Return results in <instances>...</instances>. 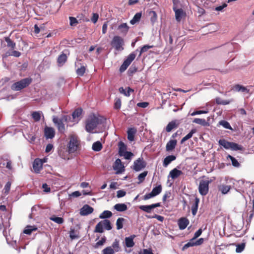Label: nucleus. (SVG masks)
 <instances>
[{
    "label": "nucleus",
    "mask_w": 254,
    "mask_h": 254,
    "mask_svg": "<svg viewBox=\"0 0 254 254\" xmlns=\"http://www.w3.org/2000/svg\"><path fill=\"white\" fill-rule=\"evenodd\" d=\"M80 147V140L78 136L75 134L69 136V142L67 143V149L68 154L76 153L79 150Z\"/></svg>",
    "instance_id": "f257e3e1"
},
{
    "label": "nucleus",
    "mask_w": 254,
    "mask_h": 254,
    "mask_svg": "<svg viewBox=\"0 0 254 254\" xmlns=\"http://www.w3.org/2000/svg\"><path fill=\"white\" fill-rule=\"evenodd\" d=\"M102 122L98 117L95 116L90 117L86 122L85 129L88 132H92Z\"/></svg>",
    "instance_id": "f03ea898"
},
{
    "label": "nucleus",
    "mask_w": 254,
    "mask_h": 254,
    "mask_svg": "<svg viewBox=\"0 0 254 254\" xmlns=\"http://www.w3.org/2000/svg\"><path fill=\"white\" fill-rule=\"evenodd\" d=\"M32 79L30 77L23 78L12 84L11 89L14 91H20L28 87L32 82Z\"/></svg>",
    "instance_id": "7ed1b4c3"
},
{
    "label": "nucleus",
    "mask_w": 254,
    "mask_h": 254,
    "mask_svg": "<svg viewBox=\"0 0 254 254\" xmlns=\"http://www.w3.org/2000/svg\"><path fill=\"white\" fill-rule=\"evenodd\" d=\"M220 145L222 146L226 149H231L232 150H244V148L238 144L229 142L224 139H220L218 141Z\"/></svg>",
    "instance_id": "20e7f679"
},
{
    "label": "nucleus",
    "mask_w": 254,
    "mask_h": 254,
    "mask_svg": "<svg viewBox=\"0 0 254 254\" xmlns=\"http://www.w3.org/2000/svg\"><path fill=\"white\" fill-rule=\"evenodd\" d=\"M211 181L209 180H202L199 182L198 190L199 193L202 195H206L209 191V185Z\"/></svg>",
    "instance_id": "39448f33"
},
{
    "label": "nucleus",
    "mask_w": 254,
    "mask_h": 254,
    "mask_svg": "<svg viewBox=\"0 0 254 254\" xmlns=\"http://www.w3.org/2000/svg\"><path fill=\"white\" fill-rule=\"evenodd\" d=\"M136 57V54L135 52L130 53L124 61L123 64L120 67V71L123 72L125 71L128 66L135 59Z\"/></svg>",
    "instance_id": "423d86ee"
},
{
    "label": "nucleus",
    "mask_w": 254,
    "mask_h": 254,
    "mask_svg": "<svg viewBox=\"0 0 254 254\" xmlns=\"http://www.w3.org/2000/svg\"><path fill=\"white\" fill-rule=\"evenodd\" d=\"M124 44V39L119 36H115L111 41V45L117 51L124 50V48L123 47Z\"/></svg>",
    "instance_id": "0eeeda50"
},
{
    "label": "nucleus",
    "mask_w": 254,
    "mask_h": 254,
    "mask_svg": "<svg viewBox=\"0 0 254 254\" xmlns=\"http://www.w3.org/2000/svg\"><path fill=\"white\" fill-rule=\"evenodd\" d=\"M146 164V162L143 160V158L140 157L134 161L132 169L138 172L145 168Z\"/></svg>",
    "instance_id": "6e6552de"
},
{
    "label": "nucleus",
    "mask_w": 254,
    "mask_h": 254,
    "mask_svg": "<svg viewBox=\"0 0 254 254\" xmlns=\"http://www.w3.org/2000/svg\"><path fill=\"white\" fill-rule=\"evenodd\" d=\"M45 162V160L36 158L34 160L33 163V168L36 173H39L40 171L42 169V166L43 163Z\"/></svg>",
    "instance_id": "1a4fd4ad"
},
{
    "label": "nucleus",
    "mask_w": 254,
    "mask_h": 254,
    "mask_svg": "<svg viewBox=\"0 0 254 254\" xmlns=\"http://www.w3.org/2000/svg\"><path fill=\"white\" fill-rule=\"evenodd\" d=\"M204 242L203 238H200L197 240H190V241L185 244L183 247V250H185L190 247H193L195 246H199L202 244Z\"/></svg>",
    "instance_id": "9d476101"
},
{
    "label": "nucleus",
    "mask_w": 254,
    "mask_h": 254,
    "mask_svg": "<svg viewBox=\"0 0 254 254\" xmlns=\"http://www.w3.org/2000/svg\"><path fill=\"white\" fill-rule=\"evenodd\" d=\"M54 123L57 126L58 130L61 132H64L65 130L63 120L59 119L58 117H54L53 119Z\"/></svg>",
    "instance_id": "9b49d317"
},
{
    "label": "nucleus",
    "mask_w": 254,
    "mask_h": 254,
    "mask_svg": "<svg viewBox=\"0 0 254 254\" xmlns=\"http://www.w3.org/2000/svg\"><path fill=\"white\" fill-rule=\"evenodd\" d=\"M124 168L125 167L122 164L121 159L119 158L116 159L113 165L114 170L117 171V173H122L125 170Z\"/></svg>",
    "instance_id": "f8f14e48"
},
{
    "label": "nucleus",
    "mask_w": 254,
    "mask_h": 254,
    "mask_svg": "<svg viewBox=\"0 0 254 254\" xmlns=\"http://www.w3.org/2000/svg\"><path fill=\"white\" fill-rule=\"evenodd\" d=\"M160 203H156L149 205H140L139 208L140 209L145 212L150 213L151 212L152 209L160 207Z\"/></svg>",
    "instance_id": "ddd939ff"
},
{
    "label": "nucleus",
    "mask_w": 254,
    "mask_h": 254,
    "mask_svg": "<svg viewBox=\"0 0 254 254\" xmlns=\"http://www.w3.org/2000/svg\"><path fill=\"white\" fill-rule=\"evenodd\" d=\"M180 123L177 120H173L169 122L167 125L165 130L167 132H171L173 129L177 128L179 126Z\"/></svg>",
    "instance_id": "4468645a"
},
{
    "label": "nucleus",
    "mask_w": 254,
    "mask_h": 254,
    "mask_svg": "<svg viewBox=\"0 0 254 254\" xmlns=\"http://www.w3.org/2000/svg\"><path fill=\"white\" fill-rule=\"evenodd\" d=\"M93 208L89 205H84L80 209V214L82 216H85L92 213Z\"/></svg>",
    "instance_id": "2eb2a0df"
},
{
    "label": "nucleus",
    "mask_w": 254,
    "mask_h": 254,
    "mask_svg": "<svg viewBox=\"0 0 254 254\" xmlns=\"http://www.w3.org/2000/svg\"><path fill=\"white\" fill-rule=\"evenodd\" d=\"M190 221L186 217H182L178 220V224L180 230H184L189 224Z\"/></svg>",
    "instance_id": "dca6fc26"
},
{
    "label": "nucleus",
    "mask_w": 254,
    "mask_h": 254,
    "mask_svg": "<svg viewBox=\"0 0 254 254\" xmlns=\"http://www.w3.org/2000/svg\"><path fill=\"white\" fill-rule=\"evenodd\" d=\"M45 136L46 138L52 139L55 135L54 129L51 127H46L44 130Z\"/></svg>",
    "instance_id": "f3484780"
},
{
    "label": "nucleus",
    "mask_w": 254,
    "mask_h": 254,
    "mask_svg": "<svg viewBox=\"0 0 254 254\" xmlns=\"http://www.w3.org/2000/svg\"><path fill=\"white\" fill-rule=\"evenodd\" d=\"M177 141L176 139H171L166 144V150L168 152L172 151L176 147Z\"/></svg>",
    "instance_id": "a211bd4d"
},
{
    "label": "nucleus",
    "mask_w": 254,
    "mask_h": 254,
    "mask_svg": "<svg viewBox=\"0 0 254 254\" xmlns=\"http://www.w3.org/2000/svg\"><path fill=\"white\" fill-rule=\"evenodd\" d=\"M137 132L135 128H129L127 131V139L130 141H132L134 140V136Z\"/></svg>",
    "instance_id": "6ab92c4d"
},
{
    "label": "nucleus",
    "mask_w": 254,
    "mask_h": 254,
    "mask_svg": "<svg viewBox=\"0 0 254 254\" xmlns=\"http://www.w3.org/2000/svg\"><path fill=\"white\" fill-rule=\"evenodd\" d=\"M67 57L66 54L62 53L58 58L57 63L58 66H63L67 61Z\"/></svg>",
    "instance_id": "aec40b11"
},
{
    "label": "nucleus",
    "mask_w": 254,
    "mask_h": 254,
    "mask_svg": "<svg viewBox=\"0 0 254 254\" xmlns=\"http://www.w3.org/2000/svg\"><path fill=\"white\" fill-rule=\"evenodd\" d=\"M118 30L121 34L126 35L129 30V27L127 23H122L118 26Z\"/></svg>",
    "instance_id": "412c9836"
},
{
    "label": "nucleus",
    "mask_w": 254,
    "mask_h": 254,
    "mask_svg": "<svg viewBox=\"0 0 254 254\" xmlns=\"http://www.w3.org/2000/svg\"><path fill=\"white\" fill-rule=\"evenodd\" d=\"M173 10L175 12V17L176 20L178 22H180L182 18V16L184 15V12L182 9H177V7H173Z\"/></svg>",
    "instance_id": "4be33fe9"
},
{
    "label": "nucleus",
    "mask_w": 254,
    "mask_h": 254,
    "mask_svg": "<svg viewBox=\"0 0 254 254\" xmlns=\"http://www.w3.org/2000/svg\"><path fill=\"white\" fill-rule=\"evenodd\" d=\"M176 157L175 155H171L166 157L163 162V165L164 167H166L172 161L175 160Z\"/></svg>",
    "instance_id": "5701e85b"
},
{
    "label": "nucleus",
    "mask_w": 254,
    "mask_h": 254,
    "mask_svg": "<svg viewBox=\"0 0 254 254\" xmlns=\"http://www.w3.org/2000/svg\"><path fill=\"white\" fill-rule=\"evenodd\" d=\"M218 189L219 191H221L222 194H225L230 191L231 189V187L229 185L222 184L219 186Z\"/></svg>",
    "instance_id": "b1692460"
},
{
    "label": "nucleus",
    "mask_w": 254,
    "mask_h": 254,
    "mask_svg": "<svg viewBox=\"0 0 254 254\" xmlns=\"http://www.w3.org/2000/svg\"><path fill=\"white\" fill-rule=\"evenodd\" d=\"M183 174V172L181 170H179L176 168H174L170 172L169 175L173 179H175L179 177Z\"/></svg>",
    "instance_id": "393cba45"
},
{
    "label": "nucleus",
    "mask_w": 254,
    "mask_h": 254,
    "mask_svg": "<svg viewBox=\"0 0 254 254\" xmlns=\"http://www.w3.org/2000/svg\"><path fill=\"white\" fill-rule=\"evenodd\" d=\"M199 203V199L198 197H195L194 199V202L191 206L192 214L194 216L196 215Z\"/></svg>",
    "instance_id": "a878e982"
},
{
    "label": "nucleus",
    "mask_w": 254,
    "mask_h": 254,
    "mask_svg": "<svg viewBox=\"0 0 254 254\" xmlns=\"http://www.w3.org/2000/svg\"><path fill=\"white\" fill-rule=\"evenodd\" d=\"M135 236H131L125 238V243L127 247L131 248L134 246V243L133 242V238Z\"/></svg>",
    "instance_id": "bb28decb"
},
{
    "label": "nucleus",
    "mask_w": 254,
    "mask_h": 254,
    "mask_svg": "<svg viewBox=\"0 0 254 254\" xmlns=\"http://www.w3.org/2000/svg\"><path fill=\"white\" fill-rule=\"evenodd\" d=\"M114 207L115 209L119 212L125 211L127 209V205L124 203H117L114 205Z\"/></svg>",
    "instance_id": "cd10ccee"
},
{
    "label": "nucleus",
    "mask_w": 254,
    "mask_h": 254,
    "mask_svg": "<svg viewBox=\"0 0 254 254\" xmlns=\"http://www.w3.org/2000/svg\"><path fill=\"white\" fill-rule=\"evenodd\" d=\"M37 230V228L35 226H27L23 231V233L27 235H30L33 231H35Z\"/></svg>",
    "instance_id": "c85d7f7f"
},
{
    "label": "nucleus",
    "mask_w": 254,
    "mask_h": 254,
    "mask_svg": "<svg viewBox=\"0 0 254 254\" xmlns=\"http://www.w3.org/2000/svg\"><path fill=\"white\" fill-rule=\"evenodd\" d=\"M196 132V129L195 128L192 129L191 131L185 137H184L181 141V143H183L184 142L188 140L192 136L193 133H195Z\"/></svg>",
    "instance_id": "c756f323"
},
{
    "label": "nucleus",
    "mask_w": 254,
    "mask_h": 254,
    "mask_svg": "<svg viewBox=\"0 0 254 254\" xmlns=\"http://www.w3.org/2000/svg\"><path fill=\"white\" fill-rule=\"evenodd\" d=\"M113 214L111 211L109 210H105L99 215V218L101 219H106L110 218Z\"/></svg>",
    "instance_id": "7c9ffc66"
},
{
    "label": "nucleus",
    "mask_w": 254,
    "mask_h": 254,
    "mask_svg": "<svg viewBox=\"0 0 254 254\" xmlns=\"http://www.w3.org/2000/svg\"><path fill=\"white\" fill-rule=\"evenodd\" d=\"M50 219L59 224H61L64 222V220L63 218L57 217L55 215L51 216Z\"/></svg>",
    "instance_id": "2f4dec72"
},
{
    "label": "nucleus",
    "mask_w": 254,
    "mask_h": 254,
    "mask_svg": "<svg viewBox=\"0 0 254 254\" xmlns=\"http://www.w3.org/2000/svg\"><path fill=\"white\" fill-rule=\"evenodd\" d=\"M227 158L230 159L231 160L232 162V164L234 167L237 168H239L240 167V164L239 163L237 160L232 156L229 154L228 155Z\"/></svg>",
    "instance_id": "473e14b6"
},
{
    "label": "nucleus",
    "mask_w": 254,
    "mask_h": 254,
    "mask_svg": "<svg viewBox=\"0 0 254 254\" xmlns=\"http://www.w3.org/2000/svg\"><path fill=\"white\" fill-rule=\"evenodd\" d=\"M119 91L120 93L124 94L126 96L128 97L130 96V92H133L134 90L130 87H127V91H126L123 87H120L119 88Z\"/></svg>",
    "instance_id": "72a5a7b5"
},
{
    "label": "nucleus",
    "mask_w": 254,
    "mask_h": 254,
    "mask_svg": "<svg viewBox=\"0 0 254 254\" xmlns=\"http://www.w3.org/2000/svg\"><path fill=\"white\" fill-rule=\"evenodd\" d=\"M102 225L103 226V228L107 230H110L112 229V226L110 221L108 219H105L102 221Z\"/></svg>",
    "instance_id": "f704fd0d"
},
{
    "label": "nucleus",
    "mask_w": 254,
    "mask_h": 254,
    "mask_svg": "<svg viewBox=\"0 0 254 254\" xmlns=\"http://www.w3.org/2000/svg\"><path fill=\"white\" fill-rule=\"evenodd\" d=\"M162 190V186L161 185H159L157 187L154 188L151 192L154 196H155L161 192Z\"/></svg>",
    "instance_id": "c9c22d12"
},
{
    "label": "nucleus",
    "mask_w": 254,
    "mask_h": 254,
    "mask_svg": "<svg viewBox=\"0 0 254 254\" xmlns=\"http://www.w3.org/2000/svg\"><path fill=\"white\" fill-rule=\"evenodd\" d=\"M119 154L120 156H122V154L124 153V152H126V146L125 145V144L121 141L119 143Z\"/></svg>",
    "instance_id": "e433bc0d"
},
{
    "label": "nucleus",
    "mask_w": 254,
    "mask_h": 254,
    "mask_svg": "<svg viewBox=\"0 0 254 254\" xmlns=\"http://www.w3.org/2000/svg\"><path fill=\"white\" fill-rule=\"evenodd\" d=\"M92 148L95 151H99L102 148V145L100 141H96L93 144Z\"/></svg>",
    "instance_id": "4c0bfd02"
},
{
    "label": "nucleus",
    "mask_w": 254,
    "mask_h": 254,
    "mask_svg": "<svg viewBox=\"0 0 254 254\" xmlns=\"http://www.w3.org/2000/svg\"><path fill=\"white\" fill-rule=\"evenodd\" d=\"M4 40L7 43V46L8 47H10L12 49L15 48V43L12 41L9 37H5Z\"/></svg>",
    "instance_id": "58836bf2"
},
{
    "label": "nucleus",
    "mask_w": 254,
    "mask_h": 254,
    "mask_svg": "<svg viewBox=\"0 0 254 254\" xmlns=\"http://www.w3.org/2000/svg\"><path fill=\"white\" fill-rule=\"evenodd\" d=\"M102 221L99 222L96 225L94 230L95 233H102L104 232L103 226L102 225Z\"/></svg>",
    "instance_id": "ea45409f"
},
{
    "label": "nucleus",
    "mask_w": 254,
    "mask_h": 254,
    "mask_svg": "<svg viewBox=\"0 0 254 254\" xmlns=\"http://www.w3.org/2000/svg\"><path fill=\"white\" fill-rule=\"evenodd\" d=\"M141 17V13H136L133 16V18L130 20V23L132 25L134 24L135 23L138 22L140 20Z\"/></svg>",
    "instance_id": "a19ab883"
},
{
    "label": "nucleus",
    "mask_w": 254,
    "mask_h": 254,
    "mask_svg": "<svg viewBox=\"0 0 254 254\" xmlns=\"http://www.w3.org/2000/svg\"><path fill=\"white\" fill-rule=\"evenodd\" d=\"M125 219L124 218L121 217L119 218L116 221V226L117 229L120 230L123 227V223L125 221Z\"/></svg>",
    "instance_id": "79ce46f5"
},
{
    "label": "nucleus",
    "mask_w": 254,
    "mask_h": 254,
    "mask_svg": "<svg viewBox=\"0 0 254 254\" xmlns=\"http://www.w3.org/2000/svg\"><path fill=\"white\" fill-rule=\"evenodd\" d=\"M82 109L81 108H77L72 113V116L73 119L78 118L82 114Z\"/></svg>",
    "instance_id": "37998d69"
},
{
    "label": "nucleus",
    "mask_w": 254,
    "mask_h": 254,
    "mask_svg": "<svg viewBox=\"0 0 254 254\" xmlns=\"http://www.w3.org/2000/svg\"><path fill=\"white\" fill-rule=\"evenodd\" d=\"M111 247L115 252H118L121 250V248L119 246V241L117 239L113 242Z\"/></svg>",
    "instance_id": "c03bdc74"
},
{
    "label": "nucleus",
    "mask_w": 254,
    "mask_h": 254,
    "mask_svg": "<svg viewBox=\"0 0 254 254\" xmlns=\"http://www.w3.org/2000/svg\"><path fill=\"white\" fill-rule=\"evenodd\" d=\"M147 174L148 172L147 171H145L141 173L138 176L137 179L139 180L138 184L141 183L144 181L145 178L146 177Z\"/></svg>",
    "instance_id": "a18cd8bd"
},
{
    "label": "nucleus",
    "mask_w": 254,
    "mask_h": 254,
    "mask_svg": "<svg viewBox=\"0 0 254 254\" xmlns=\"http://www.w3.org/2000/svg\"><path fill=\"white\" fill-rule=\"evenodd\" d=\"M103 254H114L115 252L112 247H107L102 251Z\"/></svg>",
    "instance_id": "49530a36"
},
{
    "label": "nucleus",
    "mask_w": 254,
    "mask_h": 254,
    "mask_svg": "<svg viewBox=\"0 0 254 254\" xmlns=\"http://www.w3.org/2000/svg\"><path fill=\"white\" fill-rule=\"evenodd\" d=\"M122 102L120 98H116L115 99V103L114 105V108L116 110H119L121 107Z\"/></svg>",
    "instance_id": "de8ad7c7"
},
{
    "label": "nucleus",
    "mask_w": 254,
    "mask_h": 254,
    "mask_svg": "<svg viewBox=\"0 0 254 254\" xmlns=\"http://www.w3.org/2000/svg\"><path fill=\"white\" fill-rule=\"evenodd\" d=\"M193 123L204 126L207 125L205 120L203 119L195 118L193 120Z\"/></svg>",
    "instance_id": "09e8293b"
},
{
    "label": "nucleus",
    "mask_w": 254,
    "mask_h": 254,
    "mask_svg": "<svg viewBox=\"0 0 254 254\" xmlns=\"http://www.w3.org/2000/svg\"><path fill=\"white\" fill-rule=\"evenodd\" d=\"M86 68L84 66H81L76 70V74L80 76H82L85 72Z\"/></svg>",
    "instance_id": "8fccbe9b"
},
{
    "label": "nucleus",
    "mask_w": 254,
    "mask_h": 254,
    "mask_svg": "<svg viewBox=\"0 0 254 254\" xmlns=\"http://www.w3.org/2000/svg\"><path fill=\"white\" fill-rule=\"evenodd\" d=\"M219 124L222 126L224 128L227 129H229L232 130V128L231 127L230 124L225 120H222L219 122Z\"/></svg>",
    "instance_id": "3c124183"
},
{
    "label": "nucleus",
    "mask_w": 254,
    "mask_h": 254,
    "mask_svg": "<svg viewBox=\"0 0 254 254\" xmlns=\"http://www.w3.org/2000/svg\"><path fill=\"white\" fill-rule=\"evenodd\" d=\"M31 116L35 122H38L40 120L41 115L38 112H33L32 113Z\"/></svg>",
    "instance_id": "603ef678"
},
{
    "label": "nucleus",
    "mask_w": 254,
    "mask_h": 254,
    "mask_svg": "<svg viewBox=\"0 0 254 254\" xmlns=\"http://www.w3.org/2000/svg\"><path fill=\"white\" fill-rule=\"evenodd\" d=\"M106 238L105 236H104L101 238L100 240H99L95 244V248H98L99 246L103 245L104 243L106 242Z\"/></svg>",
    "instance_id": "864d4df0"
},
{
    "label": "nucleus",
    "mask_w": 254,
    "mask_h": 254,
    "mask_svg": "<svg viewBox=\"0 0 254 254\" xmlns=\"http://www.w3.org/2000/svg\"><path fill=\"white\" fill-rule=\"evenodd\" d=\"M70 25L71 26H76L78 23V21L76 18L72 16L69 17Z\"/></svg>",
    "instance_id": "5fc2aeb1"
},
{
    "label": "nucleus",
    "mask_w": 254,
    "mask_h": 254,
    "mask_svg": "<svg viewBox=\"0 0 254 254\" xmlns=\"http://www.w3.org/2000/svg\"><path fill=\"white\" fill-rule=\"evenodd\" d=\"M153 47V46L144 45L140 49L139 52V57L141 56V54L148 51L149 49Z\"/></svg>",
    "instance_id": "6e6d98bb"
},
{
    "label": "nucleus",
    "mask_w": 254,
    "mask_h": 254,
    "mask_svg": "<svg viewBox=\"0 0 254 254\" xmlns=\"http://www.w3.org/2000/svg\"><path fill=\"white\" fill-rule=\"evenodd\" d=\"M146 216L148 218H156L160 222H163L164 219V217L157 214H154L153 216L146 215Z\"/></svg>",
    "instance_id": "4d7b16f0"
},
{
    "label": "nucleus",
    "mask_w": 254,
    "mask_h": 254,
    "mask_svg": "<svg viewBox=\"0 0 254 254\" xmlns=\"http://www.w3.org/2000/svg\"><path fill=\"white\" fill-rule=\"evenodd\" d=\"M245 247V243H241L237 245L236 252L237 253H241L244 250Z\"/></svg>",
    "instance_id": "13d9d810"
},
{
    "label": "nucleus",
    "mask_w": 254,
    "mask_h": 254,
    "mask_svg": "<svg viewBox=\"0 0 254 254\" xmlns=\"http://www.w3.org/2000/svg\"><path fill=\"white\" fill-rule=\"evenodd\" d=\"M69 237L71 240H74L78 238L79 237L75 234V231L74 229H71L69 231Z\"/></svg>",
    "instance_id": "bf43d9fd"
},
{
    "label": "nucleus",
    "mask_w": 254,
    "mask_h": 254,
    "mask_svg": "<svg viewBox=\"0 0 254 254\" xmlns=\"http://www.w3.org/2000/svg\"><path fill=\"white\" fill-rule=\"evenodd\" d=\"M133 156V154L131 152L126 151L122 154V156H124L126 159H130L131 157Z\"/></svg>",
    "instance_id": "052dcab7"
},
{
    "label": "nucleus",
    "mask_w": 254,
    "mask_h": 254,
    "mask_svg": "<svg viewBox=\"0 0 254 254\" xmlns=\"http://www.w3.org/2000/svg\"><path fill=\"white\" fill-rule=\"evenodd\" d=\"M139 254H154L152 251L150 249H143L142 250L139 252Z\"/></svg>",
    "instance_id": "680f3d73"
},
{
    "label": "nucleus",
    "mask_w": 254,
    "mask_h": 254,
    "mask_svg": "<svg viewBox=\"0 0 254 254\" xmlns=\"http://www.w3.org/2000/svg\"><path fill=\"white\" fill-rule=\"evenodd\" d=\"M11 187V183L10 182H8L6 183V185L4 186V190L5 193H8Z\"/></svg>",
    "instance_id": "e2e57ef3"
},
{
    "label": "nucleus",
    "mask_w": 254,
    "mask_h": 254,
    "mask_svg": "<svg viewBox=\"0 0 254 254\" xmlns=\"http://www.w3.org/2000/svg\"><path fill=\"white\" fill-rule=\"evenodd\" d=\"M126 194V192L124 190H119L117 192V197L118 198H121Z\"/></svg>",
    "instance_id": "0e129e2a"
},
{
    "label": "nucleus",
    "mask_w": 254,
    "mask_h": 254,
    "mask_svg": "<svg viewBox=\"0 0 254 254\" xmlns=\"http://www.w3.org/2000/svg\"><path fill=\"white\" fill-rule=\"evenodd\" d=\"M202 230L201 229H198L194 235L193 237L191 239L192 240H195L196 238H197L198 237H199L201 234H202Z\"/></svg>",
    "instance_id": "69168bd1"
},
{
    "label": "nucleus",
    "mask_w": 254,
    "mask_h": 254,
    "mask_svg": "<svg viewBox=\"0 0 254 254\" xmlns=\"http://www.w3.org/2000/svg\"><path fill=\"white\" fill-rule=\"evenodd\" d=\"M42 189H43V191L45 192H50L51 191L50 188L46 183L42 185Z\"/></svg>",
    "instance_id": "338daca9"
},
{
    "label": "nucleus",
    "mask_w": 254,
    "mask_h": 254,
    "mask_svg": "<svg viewBox=\"0 0 254 254\" xmlns=\"http://www.w3.org/2000/svg\"><path fill=\"white\" fill-rule=\"evenodd\" d=\"M99 15L97 13H93L91 18V21L93 23H96L98 19Z\"/></svg>",
    "instance_id": "774afa93"
}]
</instances>
